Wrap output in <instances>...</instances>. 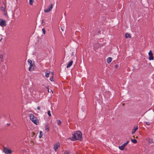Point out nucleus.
<instances>
[{
	"instance_id": "nucleus-1",
	"label": "nucleus",
	"mask_w": 154,
	"mask_h": 154,
	"mask_svg": "<svg viewBox=\"0 0 154 154\" xmlns=\"http://www.w3.org/2000/svg\"><path fill=\"white\" fill-rule=\"evenodd\" d=\"M82 133L79 131L74 132L72 134V137L70 139L73 141L76 140H81L82 139Z\"/></svg>"
},
{
	"instance_id": "nucleus-2",
	"label": "nucleus",
	"mask_w": 154,
	"mask_h": 154,
	"mask_svg": "<svg viewBox=\"0 0 154 154\" xmlns=\"http://www.w3.org/2000/svg\"><path fill=\"white\" fill-rule=\"evenodd\" d=\"M29 117L30 120L33 122V123L36 125H37L39 123V121L37 118L35 117L32 114H30Z\"/></svg>"
},
{
	"instance_id": "nucleus-3",
	"label": "nucleus",
	"mask_w": 154,
	"mask_h": 154,
	"mask_svg": "<svg viewBox=\"0 0 154 154\" xmlns=\"http://www.w3.org/2000/svg\"><path fill=\"white\" fill-rule=\"evenodd\" d=\"M3 152L6 154H10L12 153L11 150L6 147L4 148Z\"/></svg>"
},
{
	"instance_id": "nucleus-4",
	"label": "nucleus",
	"mask_w": 154,
	"mask_h": 154,
	"mask_svg": "<svg viewBox=\"0 0 154 154\" xmlns=\"http://www.w3.org/2000/svg\"><path fill=\"white\" fill-rule=\"evenodd\" d=\"M53 4L52 3L51 4L50 7H48V8L44 10V12L46 13H48L50 12L53 8Z\"/></svg>"
},
{
	"instance_id": "nucleus-5",
	"label": "nucleus",
	"mask_w": 154,
	"mask_h": 154,
	"mask_svg": "<svg viewBox=\"0 0 154 154\" xmlns=\"http://www.w3.org/2000/svg\"><path fill=\"white\" fill-rule=\"evenodd\" d=\"M6 25L5 21L2 19H0V26L2 27L5 26Z\"/></svg>"
},
{
	"instance_id": "nucleus-6",
	"label": "nucleus",
	"mask_w": 154,
	"mask_h": 154,
	"mask_svg": "<svg viewBox=\"0 0 154 154\" xmlns=\"http://www.w3.org/2000/svg\"><path fill=\"white\" fill-rule=\"evenodd\" d=\"M149 59L150 60H153L154 57L153 56V54L152 53L151 50H150L149 53Z\"/></svg>"
},
{
	"instance_id": "nucleus-7",
	"label": "nucleus",
	"mask_w": 154,
	"mask_h": 154,
	"mask_svg": "<svg viewBox=\"0 0 154 154\" xmlns=\"http://www.w3.org/2000/svg\"><path fill=\"white\" fill-rule=\"evenodd\" d=\"M35 66V65L34 63H32L31 64H30V66L29 67V70L30 71L34 70Z\"/></svg>"
},
{
	"instance_id": "nucleus-8",
	"label": "nucleus",
	"mask_w": 154,
	"mask_h": 154,
	"mask_svg": "<svg viewBox=\"0 0 154 154\" xmlns=\"http://www.w3.org/2000/svg\"><path fill=\"white\" fill-rule=\"evenodd\" d=\"M60 146V144L59 143H57L55 144L54 145V149L55 151H56L58 148Z\"/></svg>"
},
{
	"instance_id": "nucleus-9",
	"label": "nucleus",
	"mask_w": 154,
	"mask_h": 154,
	"mask_svg": "<svg viewBox=\"0 0 154 154\" xmlns=\"http://www.w3.org/2000/svg\"><path fill=\"white\" fill-rule=\"evenodd\" d=\"M146 140H147L149 143H152L154 142V141L152 139H150L149 138H147L146 139Z\"/></svg>"
},
{
	"instance_id": "nucleus-10",
	"label": "nucleus",
	"mask_w": 154,
	"mask_h": 154,
	"mask_svg": "<svg viewBox=\"0 0 154 154\" xmlns=\"http://www.w3.org/2000/svg\"><path fill=\"white\" fill-rule=\"evenodd\" d=\"M138 129V127L137 126L136 127H134V128L132 130V131L131 133L132 134H133Z\"/></svg>"
},
{
	"instance_id": "nucleus-11",
	"label": "nucleus",
	"mask_w": 154,
	"mask_h": 154,
	"mask_svg": "<svg viewBox=\"0 0 154 154\" xmlns=\"http://www.w3.org/2000/svg\"><path fill=\"white\" fill-rule=\"evenodd\" d=\"M50 73V72L49 71H47L45 72V76L46 77L48 78L49 76V75Z\"/></svg>"
},
{
	"instance_id": "nucleus-12",
	"label": "nucleus",
	"mask_w": 154,
	"mask_h": 154,
	"mask_svg": "<svg viewBox=\"0 0 154 154\" xmlns=\"http://www.w3.org/2000/svg\"><path fill=\"white\" fill-rule=\"evenodd\" d=\"M112 59L111 57H109L107 59V62L108 63H109L110 62L112 61Z\"/></svg>"
},
{
	"instance_id": "nucleus-13",
	"label": "nucleus",
	"mask_w": 154,
	"mask_h": 154,
	"mask_svg": "<svg viewBox=\"0 0 154 154\" xmlns=\"http://www.w3.org/2000/svg\"><path fill=\"white\" fill-rule=\"evenodd\" d=\"M73 63V61L71 60V61L69 64L67 65V68H69L72 64V63Z\"/></svg>"
},
{
	"instance_id": "nucleus-14",
	"label": "nucleus",
	"mask_w": 154,
	"mask_h": 154,
	"mask_svg": "<svg viewBox=\"0 0 154 154\" xmlns=\"http://www.w3.org/2000/svg\"><path fill=\"white\" fill-rule=\"evenodd\" d=\"M34 2V0H29V4L30 5H32Z\"/></svg>"
},
{
	"instance_id": "nucleus-15",
	"label": "nucleus",
	"mask_w": 154,
	"mask_h": 154,
	"mask_svg": "<svg viewBox=\"0 0 154 154\" xmlns=\"http://www.w3.org/2000/svg\"><path fill=\"white\" fill-rule=\"evenodd\" d=\"M57 124L58 125H60L61 124V122L60 120H57Z\"/></svg>"
},
{
	"instance_id": "nucleus-16",
	"label": "nucleus",
	"mask_w": 154,
	"mask_h": 154,
	"mask_svg": "<svg viewBox=\"0 0 154 154\" xmlns=\"http://www.w3.org/2000/svg\"><path fill=\"white\" fill-rule=\"evenodd\" d=\"M119 148L121 150H123L124 148H125L122 145L121 146H119Z\"/></svg>"
},
{
	"instance_id": "nucleus-17",
	"label": "nucleus",
	"mask_w": 154,
	"mask_h": 154,
	"mask_svg": "<svg viewBox=\"0 0 154 154\" xmlns=\"http://www.w3.org/2000/svg\"><path fill=\"white\" fill-rule=\"evenodd\" d=\"M129 142V141L128 140V141H127V142L126 143H125L124 144H122L123 146L124 147V148L126 146V145H127V144Z\"/></svg>"
},
{
	"instance_id": "nucleus-18",
	"label": "nucleus",
	"mask_w": 154,
	"mask_h": 154,
	"mask_svg": "<svg viewBox=\"0 0 154 154\" xmlns=\"http://www.w3.org/2000/svg\"><path fill=\"white\" fill-rule=\"evenodd\" d=\"M125 36L126 38H128V37L131 38L130 35L129 34L126 33Z\"/></svg>"
},
{
	"instance_id": "nucleus-19",
	"label": "nucleus",
	"mask_w": 154,
	"mask_h": 154,
	"mask_svg": "<svg viewBox=\"0 0 154 154\" xmlns=\"http://www.w3.org/2000/svg\"><path fill=\"white\" fill-rule=\"evenodd\" d=\"M132 142L134 143H137V141L136 139H131Z\"/></svg>"
},
{
	"instance_id": "nucleus-20",
	"label": "nucleus",
	"mask_w": 154,
	"mask_h": 154,
	"mask_svg": "<svg viewBox=\"0 0 154 154\" xmlns=\"http://www.w3.org/2000/svg\"><path fill=\"white\" fill-rule=\"evenodd\" d=\"M39 133H40V135L39 136V138H41V137H42V131H40L39 132Z\"/></svg>"
},
{
	"instance_id": "nucleus-21",
	"label": "nucleus",
	"mask_w": 154,
	"mask_h": 154,
	"mask_svg": "<svg viewBox=\"0 0 154 154\" xmlns=\"http://www.w3.org/2000/svg\"><path fill=\"white\" fill-rule=\"evenodd\" d=\"M48 116H51V111L50 110H48Z\"/></svg>"
},
{
	"instance_id": "nucleus-22",
	"label": "nucleus",
	"mask_w": 154,
	"mask_h": 154,
	"mask_svg": "<svg viewBox=\"0 0 154 154\" xmlns=\"http://www.w3.org/2000/svg\"><path fill=\"white\" fill-rule=\"evenodd\" d=\"M69 150L66 151L64 153V154H69Z\"/></svg>"
},
{
	"instance_id": "nucleus-23",
	"label": "nucleus",
	"mask_w": 154,
	"mask_h": 154,
	"mask_svg": "<svg viewBox=\"0 0 154 154\" xmlns=\"http://www.w3.org/2000/svg\"><path fill=\"white\" fill-rule=\"evenodd\" d=\"M28 62L30 64H31L32 63V61L31 60H28Z\"/></svg>"
},
{
	"instance_id": "nucleus-24",
	"label": "nucleus",
	"mask_w": 154,
	"mask_h": 154,
	"mask_svg": "<svg viewBox=\"0 0 154 154\" xmlns=\"http://www.w3.org/2000/svg\"><path fill=\"white\" fill-rule=\"evenodd\" d=\"M42 24L43 25V26L45 25V22L44 20H42Z\"/></svg>"
},
{
	"instance_id": "nucleus-25",
	"label": "nucleus",
	"mask_w": 154,
	"mask_h": 154,
	"mask_svg": "<svg viewBox=\"0 0 154 154\" xmlns=\"http://www.w3.org/2000/svg\"><path fill=\"white\" fill-rule=\"evenodd\" d=\"M45 130H47V131H48L49 130V127L47 126L46 128H45Z\"/></svg>"
},
{
	"instance_id": "nucleus-26",
	"label": "nucleus",
	"mask_w": 154,
	"mask_h": 154,
	"mask_svg": "<svg viewBox=\"0 0 154 154\" xmlns=\"http://www.w3.org/2000/svg\"><path fill=\"white\" fill-rule=\"evenodd\" d=\"M50 79L51 81H53V76H51V77L50 78Z\"/></svg>"
},
{
	"instance_id": "nucleus-27",
	"label": "nucleus",
	"mask_w": 154,
	"mask_h": 154,
	"mask_svg": "<svg viewBox=\"0 0 154 154\" xmlns=\"http://www.w3.org/2000/svg\"><path fill=\"white\" fill-rule=\"evenodd\" d=\"M42 31L44 34H45V31L44 29H42Z\"/></svg>"
},
{
	"instance_id": "nucleus-28",
	"label": "nucleus",
	"mask_w": 154,
	"mask_h": 154,
	"mask_svg": "<svg viewBox=\"0 0 154 154\" xmlns=\"http://www.w3.org/2000/svg\"><path fill=\"white\" fill-rule=\"evenodd\" d=\"M145 123L147 125H150V123L149 122H146Z\"/></svg>"
},
{
	"instance_id": "nucleus-29",
	"label": "nucleus",
	"mask_w": 154,
	"mask_h": 154,
	"mask_svg": "<svg viewBox=\"0 0 154 154\" xmlns=\"http://www.w3.org/2000/svg\"><path fill=\"white\" fill-rule=\"evenodd\" d=\"M3 57V56L2 55H0V59H2Z\"/></svg>"
},
{
	"instance_id": "nucleus-30",
	"label": "nucleus",
	"mask_w": 154,
	"mask_h": 154,
	"mask_svg": "<svg viewBox=\"0 0 154 154\" xmlns=\"http://www.w3.org/2000/svg\"><path fill=\"white\" fill-rule=\"evenodd\" d=\"M37 109L38 110H40V108L39 106H38L37 108Z\"/></svg>"
},
{
	"instance_id": "nucleus-31",
	"label": "nucleus",
	"mask_w": 154,
	"mask_h": 154,
	"mask_svg": "<svg viewBox=\"0 0 154 154\" xmlns=\"http://www.w3.org/2000/svg\"><path fill=\"white\" fill-rule=\"evenodd\" d=\"M48 92H49V89L48 88Z\"/></svg>"
},
{
	"instance_id": "nucleus-32",
	"label": "nucleus",
	"mask_w": 154,
	"mask_h": 154,
	"mask_svg": "<svg viewBox=\"0 0 154 154\" xmlns=\"http://www.w3.org/2000/svg\"><path fill=\"white\" fill-rule=\"evenodd\" d=\"M61 29L63 31V29H62V28H61Z\"/></svg>"
},
{
	"instance_id": "nucleus-33",
	"label": "nucleus",
	"mask_w": 154,
	"mask_h": 154,
	"mask_svg": "<svg viewBox=\"0 0 154 154\" xmlns=\"http://www.w3.org/2000/svg\"><path fill=\"white\" fill-rule=\"evenodd\" d=\"M117 65H116V67H117Z\"/></svg>"
}]
</instances>
